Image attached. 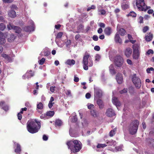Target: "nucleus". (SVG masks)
I'll use <instances>...</instances> for the list:
<instances>
[{"instance_id": "nucleus-1", "label": "nucleus", "mask_w": 154, "mask_h": 154, "mask_svg": "<svg viewBox=\"0 0 154 154\" xmlns=\"http://www.w3.org/2000/svg\"><path fill=\"white\" fill-rule=\"evenodd\" d=\"M81 143L77 140H72L68 141L67 143L69 149H70L71 151L76 152L79 151L81 149Z\"/></svg>"}, {"instance_id": "nucleus-2", "label": "nucleus", "mask_w": 154, "mask_h": 154, "mask_svg": "<svg viewBox=\"0 0 154 154\" xmlns=\"http://www.w3.org/2000/svg\"><path fill=\"white\" fill-rule=\"evenodd\" d=\"M90 55L88 54H86L84 56L83 60V67L85 70H87L88 69V66L91 67L93 65V61L92 60H89L88 62V59Z\"/></svg>"}, {"instance_id": "nucleus-3", "label": "nucleus", "mask_w": 154, "mask_h": 154, "mask_svg": "<svg viewBox=\"0 0 154 154\" xmlns=\"http://www.w3.org/2000/svg\"><path fill=\"white\" fill-rule=\"evenodd\" d=\"M136 4L137 8L140 11H145L148 9L144 0H137Z\"/></svg>"}, {"instance_id": "nucleus-4", "label": "nucleus", "mask_w": 154, "mask_h": 154, "mask_svg": "<svg viewBox=\"0 0 154 154\" xmlns=\"http://www.w3.org/2000/svg\"><path fill=\"white\" fill-rule=\"evenodd\" d=\"M133 52L132 55L133 58L134 59L138 60L140 58V52L139 50V47L136 44L133 46Z\"/></svg>"}, {"instance_id": "nucleus-5", "label": "nucleus", "mask_w": 154, "mask_h": 154, "mask_svg": "<svg viewBox=\"0 0 154 154\" xmlns=\"http://www.w3.org/2000/svg\"><path fill=\"white\" fill-rule=\"evenodd\" d=\"M132 81L137 88H139L141 85V82L140 78L137 77L136 74H134L132 78Z\"/></svg>"}, {"instance_id": "nucleus-6", "label": "nucleus", "mask_w": 154, "mask_h": 154, "mask_svg": "<svg viewBox=\"0 0 154 154\" xmlns=\"http://www.w3.org/2000/svg\"><path fill=\"white\" fill-rule=\"evenodd\" d=\"M114 63L115 65L118 67H121L123 63V57L119 55H117L115 57Z\"/></svg>"}, {"instance_id": "nucleus-7", "label": "nucleus", "mask_w": 154, "mask_h": 154, "mask_svg": "<svg viewBox=\"0 0 154 154\" xmlns=\"http://www.w3.org/2000/svg\"><path fill=\"white\" fill-rule=\"evenodd\" d=\"M37 126H27L28 131L32 134L36 133L38 131Z\"/></svg>"}, {"instance_id": "nucleus-8", "label": "nucleus", "mask_w": 154, "mask_h": 154, "mask_svg": "<svg viewBox=\"0 0 154 154\" xmlns=\"http://www.w3.org/2000/svg\"><path fill=\"white\" fill-rule=\"evenodd\" d=\"M138 128V126H130L129 128V131L131 134H135L137 132Z\"/></svg>"}, {"instance_id": "nucleus-9", "label": "nucleus", "mask_w": 154, "mask_h": 154, "mask_svg": "<svg viewBox=\"0 0 154 154\" xmlns=\"http://www.w3.org/2000/svg\"><path fill=\"white\" fill-rule=\"evenodd\" d=\"M106 114L107 116L109 117H112L116 115L115 112L111 108L108 109L107 110Z\"/></svg>"}, {"instance_id": "nucleus-10", "label": "nucleus", "mask_w": 154, "mask_h": 154, "mask_svg": "<svg viewBox=\"0 0 154 154\" xmlns=\"http://www.w3.org/2000/svg\"><path fill=\"white\" fill-rule=\"evenodd\" d=\"M124 53L127 57H129L132 54V49L130 48H128L125 49L124 51Z\"/></svg>"}, {"instance_id": "nucleus-11", "label": "nucleus", "mask_w": 154, "mask_h": 154, "mask_svg": "<svg viewBox=\"0 0 154 154\" xmlns=\"http://www.w3.org/2000/svg\"><path fill=\"white\" fill-rule=\"evenodd\" d=\"M33 75V72L32 70H30L29 71H27L26 74L23 76V79H25L24 78L26 77V78H27L28 79Z\"/></svg>"}, {"instance_id": "nucleus-12", "label": "nucleus", "mask_w": 154, "mask_h": 154, "mask_svg": "<svg viewBox=\"0 0 154 154\" xmlns=\"http://www.w3.org/2000/svg\"><path fill=\"white\" fill-rule=\"evenodd\" d=\"M102 95V91L99 89H95L94 96L96 97L100 98Z\"/></svg>"}, {"instance_id": "nucleus-13", "label": "nucleus", "mask_w": 154, "mask_h": 154, "mask_svg": "<svg viewBox=\"0 0 154 154\" xmlns=\"http://www.w3.org/2000/svg\"><path fill=\"white\" fill-rule=\"evenodd\" d=\"M112 101L113 104L115 105L117 108H118V106H119L121 105L120 102L118 100V99L116 97H113Z\"/></svg>"}, {"instance_id": "nucleus-14", "label": "nucleus", "mask_w": 154, "mask_h": 154, "mask_svg": "<svg viewBox=\"0 0 154 154\" xmlns=\"http://www.w3.org/2000/svg\"><path fill=\"white\" fill-rule=\"evenodd\" d=\"M14 143V148L15 146H16V148H15V152L17 153L20 154L21 151V147L20 145L18 143L16 142Z\"/></svg>"}, {"instance_id": "nucleus-15", "label": "nucleus", "mask_w": 154, "mask_h": 154, "mask_svg": "<svg viewBox=\"0 0 154 154\" xmlns=\"http://www.w3.org/2000/svg\"><path fill=\"white\" fill-rule=\"evenodd\" d=\"M116 80L119 84H121L123 81V78L122 74L120 73H118L116 76Z\"/></svg>"}, {"instance_id": "nucleus-16", "label": "nucleus", "mask_w": 154, "mask_h": 154, "mask_svg": "<svg viewBox=\"0 0 154 154\" xmlns=\"http://www.w3.org/2000/svg\"><path fill=\"white\" fill-rule=\"evenodd\" d=\"M37 123L38 125V122L35 120L32 119L28 121L27 123V125H35Z\"/></svg>"}, {"instance_id": "nucleus-17", "label": "nucleus", "mask_w": 154, "mask_h": 154, "mask_svg": "<svg viewBox=\"0 0 154 154\" xmlns=\"http://www.w3.org/2000/svg\"><path fill=\"white\" fill-rule=\"evenodd\" d=\"M77 117L76 115H75L74 116L70 117L69 118V122L70 123H75L77 121Z\"/></svg>"}, {"instance_id": "nucleus-18", "label": "nucleus", "mask_w": 154, "mask_h": 154, "mask_svg": "<svg viewBox=\"0 0 154 154\" xmlns=\"http://www.w3.org/2000/svg\"><path fill=\"white\" fill-rule=\"evenodd\" d=\"M0 106L2 107V109L5 111H7L8 110V106L5 105L4 101H2L0 102Z\"/></svg>"}, {"instance_id": "nucleus-19", "label": "nucleus", "mask_w": 154, "mask_h": 154, "mask_svg": "<svg viewBox=\"0 0 154 154\" xmlns=\"http://www.w3.org/2000/svg\"><path fill=\"white\" fill-rule=\"evenodd\" d=\"M115 41L116 42H118L121 44L122 42V39L120 38L119 33L117 32L115 37Z\"/></svg>"}, {"instance_id": "nucleus-20", "label": "nucleus", "mask_w": 154, "mask_h": 154, "mask_svg": "<svg viewBox=\"0 0 154 154\" xmlns=\"http://www.w3.org/2000/svg\"><path fill=\"white\" fill-rule=\"evenodd\" d=\"M8 15L11 18H14L16 16V13L14 10H11L8 12Z\"/></svg>"}, {"instance_id": "nucleus-21", "label": "nucleus", "mask_w": 154, "mask_h": 154, "mask_svg": "<svg viewBox=\"0 0 154 154\" xmlns=\"http://www.w3.org/2000/svg\"><path fill=\"white\" fill-rule=\"evenodd\" d=\"M23 29L26 32H30L34 30V27L32 26H25L24 27Z\"/></svg>"}, {"instance_id": "nucleus-22", "label": "nucleus", "mask_w": 154, "mask_h": 154, "mask_svg": "<svg viewBox=\"0 0 154 154\" xmlns=\"http://www.w3.org/2000/svg\"><path fill=\"white\" fill-rule=\"evenodd\" d=\"M106 145L108 146H115L116 143L115 141L112 140H107L106 141Z\"/></svg>"}, {"instance_id": "nucleus-23", "label": "nucleus", "mask_w": 154, "mask_h": 154, "mask_svg": "<svg viewBox=\"0 0 154 154\" xmlns=\"http://www.w3.org/2000/svg\"><path fill=\"white\" fill-rule=\"evenodd\" d=\"M153 35L150 32L148 35H146L145 39L146 40L147 42H149L152 40L153 38Z\"/></svg>"}, {"instance_id": "nucleus-24", "label": "nucleus", "mask_w": 154, "mask_h": 154, "mask_svg": "<svg viewBox=\"0 0 154 154\" xmlns=\"http://www.w3.org/2000/svg\"><path fill=\"white\" fill-rule=\"evenodd\" d=\"M16 37L13 34H11L8 35V40L10 42H12L14 41L15 38Z\"/></svg>"}, {"instance_id": "nucleus-25", "label": "nucleus", "mask_w": 154, "mask_h": 154, "mask_svg": "<svg viewBox=\"0 0 154 154\" xmlns=\"http://www.w3.org/2000/svg\"><path fill=\"white\" fill-rule=\"evenodd\" d=\"M75 63V61L73 59H68L65 62V63L67 65L71 66L74 65Z\"/></svg>"}, {"instance_id": "nucleus-26", "label": "nucleus", "mask_w": 154, "mask_h": 154, "mask_svg": "<svg viewBox=\"0 0 154 154\" xmlns=\"http://www.w3.org/2000/svg\"><path fill=\"white\" fill-rule=\"evenodd\" d=\"M147 141L149 145L151 146L154 147V140L151 138L147 139Z\"/></svg>"}, {"instance_id": "nucleus-27", "label": "nucleus", "mask_w": 154, "mask_h": 154, "mask_svg": "<svg viewBox=\"0 0 154 154\" xmlns=\"http://www.w3.org/2000/svg\"><path fill=\"white\" fill-rule=\"evenodd\" d=\"M2 56L5 59L8 60L9 62H11L12 61L11 57L6 54H2Z\"/></svg>"}, {"instance_id": "nucleus-28", "label": "nucleus", "mask_w": 154, "mask_h": 154, "mask_svg": "<svg viewBox=\"0 0 154 154\" xmlns=\"http://www.w3.org/2000/svg\"><path fill=\"white\" fill-rule=\"evenodd\" d=\"M97 103L99 106V107L100 109L103 108L104 106V105L103 102L100 99H98L97 101Z\"/></svg>"}, {"instance_id": "nucleus-29", "label": "nucleus", "mask_w": 154, "mask_h": 154, "mask_svg": "<svg viewBox=\"0 0 154 154\" xmlns=\"http://www.w3.org/2000/svg\"><path fill=\"white\" fill-rule=\"evenodd\" d=\"M121 7L123 9L125 10L129 8V4L127 2L123 3Z\"/></svg>"}, {"instance_id": "nucleus-30", "label": "nucleus", "mask_w": 154, "mask_h": 154, "mask_svg": "<svg viewBox=\"0 0 154 154\" xmlns=\"http://www.w3.org/2000/svg\"><path fill=\"white\" fill-rule=\"evenodd\" d=\"M105 34L108 35H109L111 33V28L110 27L106 28L104 30Z\"/></svg>"}, {"instance_id": "nucleus-31", "label": "nucleus", "mask_w": 154, "mask_h": 154, "mask_svg": "<svg viewBox=\"0 0 154 154\" xmlns=\"http://www.w3.org/2000/svg\"><path fill=\"white\" fill-rule=\"evenodd\" d=\"M54 114V112L53 111H49L47 112L46 115L47 117H52Z\"/></svg>"}, {"instance_id": "nucleus-32", "label": "nucleus", "mask_w": 154, "mask_h": 154, "mask_svg": "<svg viewBox=\"0 0 154 154\" xmlns=\"http://www.w3.org/2000/svg\"><path fill=\"white\" fill-rule=\"evenodd\" d=\"M54 101V98L51 97L50 101L49 102L48 106V107L50 109L53 106V105L54 104V102H53V101Z\"/></svg>"}, {"instance_id": "nucleus-33", "label": "nucleus", "mask_w": 154, "mask_h": 154, "mask_svg": "<svg viewBox=\"0 0 154 154\" xmlns=\"http://www.w3.org/2000/svg\"><path fill=\"white\" fill-rule=\"evenodd\" d=\"M91 115L94 117H97L98 116V114L95 110H91Z\"/></svg>"}, {"instance_id": "nucleus-34", "label": "nucleus", "mask_w": 154, "mask_h": 154, "mask_svg": "<svg viewBox=\"0 0 154 154\" xmlns=\"http://www.w3.org/2000/svg\"><path fill=\"white\" fill-rule=\"evenodd\" d=\"M55 123L56 125H62L63 124L62 121L59 119H57L55 121Z\"/></svg>"}, {"instance_id": "nucleus-35", "label": "nucleus", "mask_w": 154, "mask_h": 154, "mask_svg": "<svg viewBox=\"0 0 154 154\" xmlns=\"http://www.w3.org/2000/svg\"><path fill=\"white\" fill-rule=\"evenodd\" d=\"M14 29L15 30V32L17 33H20L21 31V29L18 26H15Z\"/></svg>"}, {"instance_id": "nucleus-36", "label": "nucleus", "mask_w": 154, "mask_h": 154, "mask_svg": "<svg viewBox=\"0 0 154 154\" xmlns=\"http://www.w3.org/2000/svg\"><path fill=\"white\" fill-rule=\"evenodd\" d=\"M119 33L122 36L124 35L126 33L125 30L123 28L120 29L119 31Z\"/></svg>"}, {"instance_id": "nucleus-37", "label": "nucleus", "mask_w": 154, "mask_h": 154, "mask_svg": "<svg viewBox=\"0 0 154 154\" xmlns=\"http://www.w3.org/2000/svg\"><path fill=\"white\" fill-rule=\"evenodd\" d=\"M116 128H115L113 130H111L109 132V136L110 137L113 136L116 134Z\"/></svg>"}, {"instance_id": "nucleus-38", "label": "nucleus", "mask_w": 154, "mask_h": 154, "mask_svg": "<svg viewBox=\"0 0 154 154\" xmlns=\"http://www.w3.org/2000/svg\"><path fill=\"white\" fill-rule=\"evenodd\" d=\"M6 42V40L3 38H0V45H2Z\"/></svg>"}, {"instance_id": "nucleus-39", "label": "nucleus", "mask_w": 154, "mask_h": 154, "mask_svg": "<svg viewBox=\"0 0 154 154\" xmlns=\"http://www.w3.org/2000/svg\"><path fill=\"white\" fill-rule=\"evenodd\" d=\"M14 26L13 24L11 23H9V24L7 25V28L9 30H11L12 29H14Z\"/></svg>"}, {"instance_id": "nucleus-40", "label": "nucleus", "mask_w": 154, "mask_h": 154, "mask_svg": "<svg viewBox=\"0 0 154 154\" xmlns=\"http://www.w3.org/2000/svg\"><path fill=\"white\" fill-rule=\"evenodd\" d=\"M139 125V122L137 120H135L132 121L131 125Z\"/></svg>"}, {"instance_id": "nucleus-41", "label": "nucleus", "mask_w": 154, "mask_h": 154, "mask_svg": "<svg viewBox=\"0 0 154 154\" xmlns=\"http://www.w3.org/2000/svg\"><path fill=\"white\" fill-rule=\"evenodd\" d=\"M107 146V145L105 144L99 143L97 146V148H103Z\"/></svg>"}, {"instance_id": "nucleus-42", "label": "nucleus", "mask_w": 154, "mask_h": 154, "mask_svg": "<svg viewBox=\"0 0 154 154\" xmlns=\"http://www.w3.org/2000/svg\"><path fill=\"white\" fill-rule=\"evenodd\" d=\"M5 25L3 23H1L0 24V30L3 31L5 29Z\"/></svg>"}, {"instance_id": "nucleus-43", "label": "nucleus", "mask_w": 154, "mask_h": 154, "mask_svg": "<svg viewBox=\"0 0 154 154\" xmlns=\"http://www.w3.org/2000/svg\"><path fill=\"white\" fill-rule=\"evenodd\" d=\"M87 106L88 108L90 109H92L94 107V106L93 104L89 103H88L87 104Z\"/></svg>"}, {"instance_id": "nucleus-44", "label": "nucleus", "mask_w": 154, "mask_h": 154, "mask_svg": "<svg viewBox=\"0 0 154 154\" xmlns=\"http://www.w3.org/2000/svg\"><path fill=\"white\" fill-rule=\"evenodd\" d=\"M63 35V33L62 32H60L57 33V35L56 37V39L57 38H61Z\"/></svg>"}, {"instance_id": "nucleus-45", "label": "nucleus", "mask_w": 154, "mask_h": 154, "mask_svg": "<svg viewBox=\"0 0 154 154\" xmlns=\"http://www.w3.org/2000/svg\"><path fill=\"white\" fill-rule=\"evenodd\" d=\"M65 92L66 95L69 96H72V94H71V91L70 90H66L65 91Z\"/></svg>"}, {"instance_id": "nucleus-46", "label": "nucleus", "mask_w": 154, "mask_h": 154, "mask_svg": "<svg viewBox=\"0 0 154 154\" xmlns=\"http://www.w3.org/2000/svg\"><path fill=\"white\" fill-rule=\"evenodd\" d=\"M45 61V59L44 58H42L39 60V64L43 65Z\"/></svg>"}, {"instance_id": "nucleus-47", "label": "nucleus", "mask_w": 154, "mask_h": 154, "mask_svg": "<svg viewBox=\"0 0 154 154\" xmlns=\"http://www.w3.org/2000/svg\"><path fill=\"white\" fill-rule=\"evenodd\" d=\"M98 12H99V14L102 15H105L106 13L105 11L103 9L99 10Z\"/></svg>"}, {"instance_id": "nucleus-48", "label": "nucleus", "mask_w": 154, "mask_h": 154, "mask_svg": "<svg viewBox=\"0 0 154 154\" xmlns=\"http://www.w3.org/2000/svg\"><path fill=\"white\" fill-rule=\"evenodd\" d=\"M95 61H99L100 58V56L98 54H96L95 56Z\"/></svg>"}, {"instance_id": "nucleus-49", "label": "nucleus", "mask_w": 154, "mask_h": 154, "mask_svg": "<svg viewBox=\"0 0 154 154\" xmlns=\"http://www.w3.org/2000/svg\"><path fill=\"white\" fill-rule=\"evenodd\" d=\"M43 53H44V54L45 56H48L50 54V52L48 51H42V54Z\"/></svg>"}, {"instance_id": "nucleus-50", "label": "nucleus", "mask_w": 154, "mask_h": 154, "mask_svg": "<svg viewBox=\"0 0 154 154\" xmlns=\"http://www.w3.org/2000/svg\"><path fill=\"white\" fill-rule=\"evenodd\" d=\"M128 15L134 17H135L136 16V14L134 11L131 12Z\"/></svg>"}, {"instance_id": "nucleus-51", "label": "nucleus", "mask_w": 154, "mask_h": 154, "mask_svg": "<svg viewBox=\"0 0 154 154\" xmlns=\"http://www.w3.org/2000/svg\"><path fill=\"white\" fill-rule=\"evenodd\" d=\"M82 125H84L88 124L87 121L85 119H82Z\"/></svg>"}, {"instance_id": "nucleus-52", "label": "nucleus", "mask_w": 154, "mask_h": 154, "mask_svg": "<svg viewBox=\"0 0 154 154\" xmlns=\"http://www.w3.org/2000/svg\"><path fill=\"white\" fill-rule=\"evenodd\" d=\"M149 29V27L148 26H145L143 28V32L144 33L146 32Z\"/></svg>"}, {"instance_id": "nucleus-53", "label": "nucleus", "mask_w": 154, "mask_h": 154, "mask_svg": "<svg viewBox=\"0 0 154 154\" xmlns=\"http://www.w3.org/2000/svg\"><path fill=\"white\" fill-rule=\"evenodd\" d=\"M154 70V69L152 67H151L150 68H148L146 69V72L148 73H150L151 71H153Z\"/></svg>"}, {"instance_id": "nucleus-54", "label": "nucleus", "mask_w": 154, "mask_h": 154, "mask_svg": "<svg viewBox=\"0 0 154 154\" xmlns=\"http://www.w3.org/2000/svg\"><path fill=\"white\" fill-rule=\"evenodd\" d=\"M95 8V7L94 5H92L91 7H88L87 9V11H88L91 9H94Z\"/></svg>"}, {"instance_id": "nucleus-55", "label": "nucleus", "mask_w": 154, "mask_h": 154, "mask_svg": "<svg viewBox=\"0 0 154 154\" xmlns=\"http://www.w3.org/2000/svg\"><path fill=\"white\" fill-rule=\"evenodd\" d=\"M56 42L58 46L62 48L64 45V44H60V43L57 41L56 40Z\"/></svg>"}, {"instance_id": "nucleus-56", "label": "nucleus", "mask_w": 154, "mask_h": 154, "mask_svg": "<svg viewBox=\"0 0 154 154\" xmlns=\"http://www.w3.org/2000/svg\"><path fill=\"white\" fill-rule=\"evenodd\" d=\"M127 92V89H124L122 91H120V93L121 94H123L126 93Z\"/></svg>"}, {"instance_id": "nucleus-57", "label": "nucleus", "mask_w": 154, "mask_h": 154, "mask_svg": "<svg viewBox=\"0 0 154 154\" xmlns=\"http://www.w3.org/2000/svg\"><path fill=\"white\" fill-rule=\"evenodd\" d=\"M110 73L112 74H114L115 73V71L114 70V69H109Z\"/></svg>"}, {"instance_id": "nucleus-58", "label": "nucleus", "mask_w": 154, "mask_h": 154, "mask_svg": "<svg viewBox=\"0 0 154 154\" xmlns=\"http://www.w3.org/2000/svg\"><path fill=\"white\" fill-rule=\"evenodd\" d=\"M93 39L95 41H97L98 39V37L96 35H94L93 37Z\"/></svg>"}, {"instance_id": "nucleus-59", "label": "nucleus", "mask_w": 154, "mask_h": 154, "mask_svg": "<svg viewBox=\"0 0 154 154\" xmlns=\"http://www.w3.org/2000/svg\"><path fill=\"white\" fill-rule=\"evenodd\" d=\"M40 118L42 119H46L47 118V117H46V114H42V115H41L40 116Z\"/></svg>"}, {"instance_id": "nucleus-60", "label": "nucleus", "mask_w": 154, "mask_h": 154, "mask_svg": "<svg viewBox=\"0 0 154 154\" xmlns=\"http://www.w3.org/2000/svg\"><path fill=\"white\" fill-rule=\"evenodd\" d=\"M153 50H151V49H149V50L147 51V52H146V54H153Z\"/></svg>"}, {"instance_id": "nucleus-61", "label": "nucleus", "mask_w": 154, "mask_h": 154, "mask_svg": "<svg viewBox=\"0 0 154 154\" xmlns=\"http://www.w3.org/2000/svg\"><path fill=\"white\" fill-rule=\"evenodd\" d=\"M79 78L78 77H77L75 75L74 76V81L75 82H77L79 81Z\"/></svg>"}, {"instance_id": "nucleus-62", "label": "nucleus", "mask_w": 154, "mask_h": 154, "mask_svg": "<svg viewBox=\"0 0 154 154\" xmlns=\"http://www.w3.org/2000/svg\"><path fill=\"white\" fill-rule=\"evenodd\" d=\"M71 43V41L70 40H68L66 42V44L67 47H69Z\"/></svg>"}, {"instance_id": "nucleus-63", "label": "nucleus", "mask_w": 154, "mask_h": 154, "mask_svg": "<svg viewBox=\"0 0 154 154\" xmlns=\"http://www.w3.org/2000/svg\"><path fill=\"white\" fill-rule=\"evenodd\" d=\"M43 139L44 140L46 141L48 139V137L45 135H44L43 136Z\"/></svg>"}, {"instance_id": "nucleus-64", "label": "nucleus", "mask_w": 154, "mask_h": 154, "mask_svg": "<svg viewBox=\"0 0 154 154\" xmlns=\"http://www.w3.org/2000/svg\"><path fill=\"white\" fill-rule=\"evenodd\" d=\"M127 62L129 65H131L132 64V63L131 60L130 59H127Z\"/></svg>"}]
</instances>
